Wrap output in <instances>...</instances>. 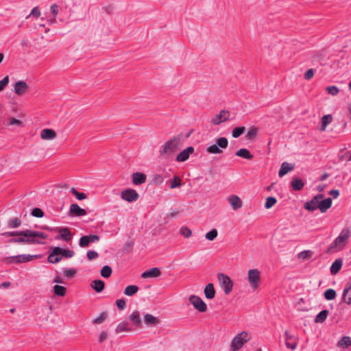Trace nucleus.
<instances>
[{
  "instance_id": "35",
  "label": "nucleus",
  "mask_w": 351,
  "mask_h": 351,
  "mask_svg": "<svg viewBox=\"0 0 351 351\" xmlns=\"http://www.w3.org/2000/svg\"><path fill=\"white\" fill-rule=\"evenodd\" d=\"M138 289L139 288L136 285H128L125 287L123 293L128 296H132L138 292Z\"/></svg>"
},
{
  "instance_id": "5",
  "label": "nucleus",
  "mask_w": 351,
  "mask_h": 351,
  "mask_svg": "<svg viewBox=\"0 0 351 351\" xmlns=\"http://www.w3.org/2000/svg\"><path fill=\"white\" fill-rule=\"evenodd\" d=\"M250 340L249 335L247 332L243 331L238 334L231 342V349L233 351L241 349L245 343Z\"/></svg>"
},
{
  "instance_id": "29",
  "label": "nucleus",
  "mask_w": 351,
  "mask_h": 351,
  "mask_svg": "<svg viewBox=\"0 0 351 351\" xmlns=\"http://www.w3.org/2000/svg\"><path fill=\"white\" fill-rule=\"evenodd\" d=\"M144 322L149 326H156L159 324V319L151 314H145L143 317Z\"/></svg>"
},
{
  "instance_id": "12",
  "label": "nucleus",
  "mask_w": 351,
  "mask_h": 351,
  "mask_svg": "<svg viewBox=\"0 0 351 351\" xmlns=\"http://www.w3.org/2000/svg\"><path fill=\"white\" fill-rule=\"evenodd\" d=\"M53 230L59 233V235L56 237V239H62L66 242H69L72 239V234L69 228L60 227L56 228Z\"/></svg>"
},
{
  "instance_id": "53",
  "label": "nucleus",
  "mask_w": 351,
  "mask_h": 351,
  "mask_svg": "<svg viewBox=\"0 0 351 351\" xmlns=\"http://www.w3.org/2000/svg\"><path fill=\"white\" fill-rule=\"evenodd\" d=\"M326 91L328 94L335 96L339 93V90L336 86H330L326 88Z\"/></svg>"
},
{
  "instance_id": "30",
  "label": "nucleus",
  "mask_w": 351,
  "mask_h": 351,
  "mask_svg": "<svg viewBox=\"0 0 351 351\" xmlns=\"http://www.w3.org/2000/svg\"><path fill=\"white\" fill-rule=\"evenodd\" d=\"M90 287L96 292L100 293L104 289L105 283L101 280H94L91 282Z\"/></svg>"
},
{
  "instance_id": "59",
  "label": "nucleus",
  "mask_w": 351,
  "mask_h": 351,
  "mask_svg": "<svg viewBox=\"0 0 351 351\" xmlns=\"http://www.w3.org/2000/svg\"><path fill=\"white\" fill-rule=\"evenodd\" d=\"M31 16H33L36 18H38L40 16V11L38 7L34 8L31 13L26 17V19H29Z\"/></svg>"
},
{
  "instance_id": "20",
  "label": "nucleus",
  "mask_w": 351,
  "mask_h": 351,
  "mask_svg": "<svg viewBox=\"0 0 351 351\" xmlns=\"http://www.w3.org/2000/svg\"><path fill=\"white\" fill-rule=\"evenodd\" d=\"M161 271L159 268L158 267H153L148 270H146L144 271L141 277L143 278H156L160 276Z\"/></svg>"
},
{
  "instance_id": "39",
  "label": "nucleus",
  "mask_w": 351,
  "mask_h": 351,
  "mask_svg": "<svg viewBox=\"0 0 351 351\" xmlns=\"http://www.w3.org/2000/svg\"><path fill=\"white\" fill-rule=\"evenodd\" d=\"M21 225V221L17 218H12L8 221V227L10 228H17Z\"/></svg>"
},
{
  "instance_id": "55",
  "label": "nucleus",
  "mask_w": 351,
  "mask_h": 351,
  "mask_svg": "<svg viewBox=\"0 0 351 351\" xmlns=\"http://www.w3.org/2000/svg\"><path fill=\"white\" fill-rule=\"evenodd\" d=\"M31 214L36 217H43L45 215L44 212L39 208H33Z\"/></svg>"
},
{
  "instance_id": "45",
  "label": "nucleus",
  "mask_w": 351,
  "mask_h": 351,
  "mask_svg": "<svg viewBox=\"0 0 351 351\" xmlns=\"http://www.w3.org/2000/svg\"><path fill=\"white\" fill-rule=\"evenodd\" d=\"M245 128L244 126L237 127L233 129L232 135L233 138H239L241 134L244 133Z\"/></svg>"
},
{
  "instance_id": "28",
  "label": "nucleus",
  "mask_w": 351,
  "mask_h": 351,
  "mask_svg": "<svg viewBox=\"0 0 351 351\" xmlns=\"http://www.w3.org/2000/svg\"><path fill=\"white\" fill-rule=\"evenodd\" d=\"M343 261L341 258H337L332 264L330 271L332 275H336L341 269Z\"/></svg>"
},
{
  "instance_id": "19",
  "label": "nucleus",
  "mask_w": 351,
  "mask_h": 351,
  "mask_svg": "<svg viewBox=\"0 0 351 351\" xmlns=\"http://www.w3.org/2000/svg\"><path fill=\"white\" fill-rule=\"evenodd\" d=\"M343 302L351 304V282H347L342 295Z\"/></svg>"
},
{
  "instance_id": "6",
  "label": "nucleus",
  "mask_w": 351,
  "mask_h": 351,
  "mask_svg": "<svg viewBox=\"0 0 351 351\" xmlns=\"http://www.w3.org/2000/svg\"><path fill=\"white\" fill-rule=\"evenodd\" d=\"M217 278L221 289H223L225 294H229L232 290L233 287V282L230 279V278L224 274L223 273H219L217 275Z\"/></svg>"
},
{
  "instance_id": "36",
  "label": "nucleus",
  "mask_w": 351,
  "mask_h": 351,
  "mask_svg": "<svg viewBox=\"0 0 351 351\" xmlns=\"http://www.w3.org/2000/svg\"><path fill=\"white\" fill-rule=\"evenodd\" d=\"M62 259V256L60 254H53V247L52 248L51 252L47 257V261L50 263H57L60 262Z\"/></svg>"
},
{
  "instance_id": "41",
  "label": "nucleus",
  "mask_w": 351,
  "mask_h": 351,
  "mask_svg": "<svg viewBox=\"0 0 351 351\" xmlns=\"http://www.w3.org/2000/svg\"><path fill=\"white\" fill-rule=\"evenodd\" d=\"M332 120V117L330 114H326L322 117V128L321 130H325L327 125H328Z\"/></svg>"
},
{
  "instance_id": "13",
  "label": "nucleus",
  "mask_w": 351,
  "mask_h": 351,
  "mask_svg": "<svg viewBox=\"0 0 351 351\" xmlns=\"http://www.w3.org/2000/svg\"><path fill=\"white\" fill-rule=\"evenodd\" d=\"M230 116V112L226 110H222L219 114H217L211 121V123L215 125H218L222 122L228 120Z\"/></svg>"
},
{
  "instance_id": "21",
  "label": "nucleus",
  "mask_w": 351,
  "mask_h": 351,
  "mask_svg": "<svg viewBox=\"0 0 351 351\" xmlns=\"http://www.w3.org/2000/svg\"><path fill=\"white\" fill-rule=\"evenodd\" d=\"M53 254H60L61 256H64L65 258H71L74 256L75 253L73 250L62 249L60 247H54Z\"/></svg>"
},
{
  "instance_id": "61",
  "label": "nucleus",
  "mask_w": 351,
  "mask_h": 351,
  "mask_svg": "<svg viewBox=\"0 0 351 351\" xmlns=\"http://www.w3.org/2000/svg\"><path fill=\"white\" fill-rule=\"evenodd\" d=\"M116 305L120 310H123L126 306V302L124 299H119L116 301Z\"/></svg>"
},
{
  "instance_id": "1",
  "label": "nucleus",
  "mask_w": 351,
  "mask_h": 351,
  "mask_svg": "<svg viewBox=\"0 0 351 351\" xmlns=\"http://www.w3.org/2000/svg\"><path fill=\"white\" fill-rule=\"evenodd\" d=\"M182 135L178 134L165 142L160 147L158 151L159 158L162 159H169L177 152L181 147Z\"/></svg>"
},
{
  "instance_id": "2",
  "label": "nucleus",
  "mask_w": 351,
  "mask_h": 351,
  "mask_svg": "<svg viewBox=\"0 0 351 351\" xmlns=\"http://www.w3.org/2000/svg\"><path fill=\"white\" fill-rule=\"evenodd\" d=\"M21 231H11L1 233V235L6 237H12L8 241L9 243H22V244H34V241L29 237L25 236Z\"/></svg>"
},
{
  "instance_id": "57",
  "label": "nucleus",
  "mask_w": 351,
  "mask_h": 351,
  "mask_svg": "<svg viewBox=\"0 0 351 351\" xmlns=\"http://www.w3.org/2000/svg\"><path fill=\"white\" fill-rule=\"evenodd\" d=\"M164 178L160 174H156L153 176L152 182L155 184H160L163 182Z\"/></svg>"
},
{
  "instance_id": "10",
  "label": "nucleus",
  "mask_w": 351,
  "mask_h": 351,
  "mask_svg": "<svg viewBox=\"0 0 351 351\" xmlns=\"http://www.w3.org/2000/svg\"><path fill=\"white\" fill-rule=\"evenodd\" d=\"M25 236H29L32 240L34 241V244H43V243L42 241H40L39 240L36 239V237L41 238L43 239H47L48 236L47 234L43 232H37V231H33L31 230L26 229L24 230V232H22Z\"/></svg>"
},
{
  "instance_id": "62",
  "label": "nucleus",
  "mask_w": 351,
  "mask_h": 351,
  "mask_svg": "<svg viewBox=\"0 0 351 351\" xmlns=\"http://www.w3.org/2000/svg\"><path fill=\"white\" fill-rule=\"evenodd\" d=\"M99 256V254L97 252L90 250L87 252V258L89 261H92Z\"/></svg>"
},
{
  "instance_id": "58",
  "label": "nucleus",
  "mask_w": 351,
  "mask_h": 351,
  "mask_svg": "<svg viewBox=\"0 0 351 351\" xmlns=\"http://www.w3.org/2000/svg\"><path fill=\"white\" fill-rule=\"evenodd\" d=\"M9 83V76L6 75L3 80H0V92H1Z\"/></svg>"
},
{
  "instance_id": "33",
  "label": "nucleus",
  "mask_w": 351,
  "mask_h": 351,
  "mask_svg": "<svg viewBox=\"0 0 351 351\" xmlns=\"http://www.w3.org/2000/svg\"><path fill=\"white\" fill-rule=\"evenodd\" d=\"M319 207V202L316 200H314V198H312L310 201L306 202L304 204V208L311 212L315 210Z\"/></svg>"
},
{
  "instance_id": "46",
  "label": "nucleus",
  "mask_w": 351,
  "mask_h": 351,
  "mask_svg": "<svg viewBox=\"0 0 351 351\" xmlns=\"http://www.w3.org/2000/svg\"><path fill=\"white\" fill-rule=\"evenodd\" d=\"M112 268L108 265H105L101 270V275L104 278H109L112 274Z\"/></svg>"
},
{
  "instance_id": "8",
  "label": "nucleus",
  "mask_w": 351,
  "mask_h": 351,
  "mask_svg": "<svg viewBox=\"0 0 351 351\" xmlns=\"http://www.w3.org/2000/svg\"><path fill=\"white\" fill-rule=\"evenodd\" d=\"M248 280L253 289H257L261 282V273L257 269L248 271Z\"/></svg>"
},
{
  "instance_id": "32",
  "label": "nucleus",
  "mask_w": 351,
  "mask_h": 351,
  "mask_svg": "<svg viewBox=\"0 0 351 351\" xmlns=\"http://www.w3.org/2000/svg\"><path fill=\"white\" fill-rule=\"evenodd\" d=\"M235 155L247 160H252L254 156L245 148H242L236 152Z\"/></svg>"
},
{
  "instance_id": "38",
  "label": "nucleus",
  "mask_w": 351,
  "mask_h": 351,
  "mask_svg": "<svg viewBox=\"0 0 351 351\" xmlns=\"http://www.w3.org/2000/svg\"><path fill=\"white\" fill-rule=\"evenodd\" d=\"M337 293L333 289H328L324 293V296L326 300H332L336 298Z\"/></svg>"
},
{
  "instance_id": "42",
  "label": "nucleus",
  "mask_w": 351,
  "mask_h": 351,
  "mask_svg": "<svg viewBox=\"0 0 351 351\" xmlns=\"http://www.w3.org/2000/svg\"><path fill=\"white\" fill-rule=\"evenodd\" d=\"M130 328H128V322H121L119 324L116 328V332L120 333L125 331H130Z\"/></svg>"
},
{
  "instance_id": "48",
  "label": "nucleus",
  "mask_w": 351,
  "mask_h": 351,
  "mask_svg": "<svg viewBox=\"0 0 351 351\" xmlns=\"http://www.w3.org/2000/svg\"><path fill=\"white\" fill-rule=\"evenodd\" d=\"M63 272L64 275L68 278H72L77 274L76 270L73 268H64Z\"/></svg>"
},
{
  "instance_id": "23",
  "label": "nucleus",
  "mask_w": 351,
  "mask_h": 351,
  "mask_svg": "<svg viewBox=\"0 0 351 351\" xmlns=\"http://www.w3.org/2000/svg\"><path fill=\"white\" fill-rule=\"evenodd\" d=\"M132 178L135 185H140L145 182L147 176L143 173L135 172L132 174Z\"/></svg>"
},
{
  "instance_id": "17",
  "label": "nucleus",
  "mask_w": 351,
  "mask_h": 351,
  "mask_svg": "<svg viewBox=\"0 0 351 351\" xmlns=\"http://www.w3.org/2000/svg\"><path fill=\"white\" fill-rule=\"evenodd\" d=\"M228 199L234 210L241 208L243 206L241 198L237 195H232L228 197Z\"/></svg>"
},
{
  "instance_id": "11",
  "label": "nucleus",
  "mask_w": 351,
  "mask_h": 351,
  "mask_svg": "<svg viewBox=\"0 0 351 351\" xmlns=\"http://www.w3.org/2000/svg\"><path fill=\"white\" fill-rule=\"evenodd\" d=\"M121 197L126 202H133L138 199L139 195L134 189H128L121 191Z\"/></svg>"
},
{
  "instance_id": "4",
  "label": "nucleus",
  "mask_w": 351,
  "mask_h": 351,
  "mask_svg": "<svg viewBox=\"0 0 351 351\" xmlns=\"http://www.w3.org/2000/svg\"><path fill=\"white\" fill-rule=\"evenodd\" d=\"M38 257H40V255L20 254L16 256L5 257L3 259V261L6 264H20L29 262L33 259L38 258Z\"/></svg>"
},
{
  "instance_id": "3",
  "label": "nucleus",
  "mask_w": 351,
  "mask_h": 351,
  "mask_svg": "<svg viewBox=\"0 0 351 351\" xmlns=\"http://www.w3.org/2000/svg\"><path fill=\"white\" fill-rule=\"evenodd\" d=\"M228 146V141L226 137H219L215 139V144L208 146L206 151L213 154H219L223 152L221 149H226Z\"/></svg>"
},
{
  "instance_id": "25",
  "label": "nucleus",
  "mask_w": 351,
  "mask_h": 351,
  "mask_svg": "<svg viewBox=\"0 0 351 351\" xmlns=\"http://www.w3.org/2000/svg\"><path fill=\"white\" fill-rule=\"evenodd\" d=\"M56 132L52 129H43L40 132V137L44 140H51L56 138Z\"/></svg>"
},
{
  "instance_id": "7",
  "label": "nucleus",
  "mask_w": 351,
  "mask_h": 351,
  "mask_svg": "<svg viewBox=\"0 0 351 351\" xmlns=\"http://www.w3.org/2000/svg\"><path fill=\"white\" fill-rule=\"evenodd\" d=\"M350 236V230L348 228H343L340 232L339 235L335 239L332 243L328 247V252L330 251L332 249L337 247L343 244L344 245V243L348 239Z\"/></svg>"
},
{
  "instance_id": "40",
  "label": "nucleus",
  "mask_w": 351,
  "mask_h": 351,
  "mask_svg": "<svg viewBox=\"0 0 351 351\" xmlns=\"http://www.w3.org/2000/svg\"><path fill=\"white\" fill-rule=\"evenodd\" d=\"M53 292L56 295L64 296L66 292V289L64 287L56 285L53 287Z\"/></svg>"
},
{
  "instance_id": "50",
  "label": "nucleus",
  "mask_w": 351,
  "mask_h": 351,
  "mask_svg": "<svg viewBox=\"0 0 351 351\" xmlns=\"http://www.w3.org/2000/svg\"><path fill=\"white\" fill-rule=\"evenodd\" d=\"M217 234H218L217 230L216 229H213L206 234L205 237L208 241H213L216 239V237H217Z\"/></svg>"
},
{
  "instance_id": "15",
  "label": "nucleus",
  "mask_w": 351,
  "mask_h": 351,
  "mask_svg": "<svg viewBox=\"0 0 351 351\" xmlns=\"http://www.w3.org/2000/svg\"><path fill=\"white\" fill-rule=\"evenodd\" d=\"M194 152L193 147H188L186 149L182 151L177 156L176 160L178 162H184L187 160L190 156V154Z\"/></svg>"
},
{
  "instance_id": "60",
  "label": "nucleus",
  "mask_w": 351,
  "mask_h": 351,
  "mask_svg": "<svg viewBox=\"0 0 351 351\" xmlns=\"http://www.w3.org/2000/svg\"><path fill=\"white\" fill-rule=\"evenodd\" d=\"M8 125H16L18 126L21 127V126H23V122L19 119L14 118V117H11L9 119Z\"/></svg>"
},
{
  "instance_id": "16",
  "label": "nucleus",
  "mask_w": 351,
  "mask_h": 351,
  "mask_svg": "<svg viewBox=\"0 0 351 351\" xmlns=\"http://www.w3.org/2000/svg\"><path fill=\"white\" fill-rule=\"evenodd\" d=\"M27 89V84L24 81H18L14 85V93L19 96L24 95Z\"/></svg>"
},
{
  "instance_id": "26",
  "label": "nucleus",
  "mask_w": 351,
  "mask_h": 351,
  "mask_svg": "<svg viewBox=\"0 0 351 351\" xmlns=\"http://www.w3.org/2000/svg\"><path fill=\"white\" fill-rule=\"evenodd\" d=\"M332 204V198L328 197L324 200H322L320 202H319V207L318 208L321 211V213H324L327 211L328 209H329Z\"/></svg>"
},
{
  "instance_id": "34",
  "label": "nucleus",
  "mask_w": 351,
  "mask_h": 351,
  "mask_svg": "<svg viewBox=\"0 0 351 351\" xmlns=\"http://www.w3.org/2000/svg\"><path fill=\"white\" fill-rule=\"evenodd\" d=\"M329 312L328 310L320 311L315 317L314 321L315 323H323L326 319Z\"/></svg>"
},
{
  "instance_id": "64",
  "label": "nucleus",
  "mask_w": 351,
  "mask_h": 351,
  "mask_svg": "<svg viewBox=\"0 0 351 351\" xmlns=\"http://www.w3.org/2000/svg\"><path fill=\"white\" fill-rule=\"evenodd\" d=\"M50 11L54 17H56L58 14V5L56 3L53 4L50 7Z\"/></svg>"
},
{
  "instance_id": "27",
  "label": "nucleus",
  "mask_w": 351,
  "mask_h": 351,
  "mask_svg": "<svg viewBox=\"0 0 351 351\" xmlns=\"http://www.w3.org/2000/svg\"><path fill=\"white\" fill-rule=\"evenodd\" d=\"M205 297L208 299L211 300L213 299L215 296V289L214 288V285L213 283H208L204 288V290Z\"/></svg>"
},
{
  "instance_id": "14",
  "label": "nucleus",
  "mask_w": 351,
  "mask_h": 351,
  "mask_svg": "<svg viewBox=\"0 0 351 351\" xmlns=\"http://www.w3.org/2000/svg\"><path fill=\"white\" fill-rule=\"evenodd\" d=\"M87 214L85 209L82 208L77 204H72L69 208V215L72 217H82Z\"/></svg>"
},
{
  "instance_id": "9",
  "label": "nucleus",
  "mask_w": 351,
  "mask_h": 351,
  "mask_svg": "<svg viewBox=\"0 0 351 351\" xmlns=\"http://www.w3.org/2000/svg\"><path fill=\"white\" fill-rule=\"evenodd\" d=\"M189 300L198 311L201 313L206 311L207 306L200 297L192 295L189 297Z\"/></svg>"
},
{
  "instance_id": "18",
  "label": "nucleus",
  "mask_w": 351,
  "mask_h": 351,
  "mask_svg": "<svg viewBox=\"0 0 351 351\" xmlns=\"http://www.w3.org/2000/svg\"><path fill=\"white\" fill-rule=\"evenodd\" d=\"M285 345L287 348L295 350L297 347V341L294 336L291 335L288 331H285Z\"/></svg>"
},
{
  "instance_id": "47",
  "label": "nucleus",
  "mask_w": 351,
  "mask_h": 351,
  "mask_svg": "<svg viewBox=\"0 0 351 351\" xmlns=\"http://www.w3.org/2000/svg\"><path fill=\"white\" fill-rule=\"evenodd\" d=\"M181 179L180 177L176 176L173 177V178L169 181L170 182V188L171 189H175L181 185Z\"/></svg>"
},
{
  "instance_id": "52",
  "label": "nucleus",
  "mask_w": 351,
  "mask_h": 351,
  "mask_svg": "<svg viewBox=\"0 0 351 351\" xmlns=\"http://www.w3.org/2000/svg\"><path fill=\"white\" fill-rule=\"evenodd\" d=\"M258 128L256 127L251 128L247 132L246 137L248 139H253L256 136Z\"/></svg>"
},
{
  "instance_id": "63",
  "label": "nucleus",
  "mask_w": 351,
  "mask_h": 351,
  "mask_svg": "<svg viewBox=\"0 0 351 351\" xmlns=\"http://www.w3.org/2000/svg\"><path fill=\"white\" fill-rule=\"evenodd\" d=\"M315 74V71L313 69H310L306 71L304 73V79L306 80H311Z\"/></svg>"
},
{
  "instance_id": "49",
  "label": "nucleus",
  "mask_w": 351,
  "mask_h": 351,
  "mask_svg": "<svg viewBox=\"0 0 351 351\" xmlns=\"http://www.w3.org/2000/svg\"><path fill=\"white\" fill-rule=\"evenodd\" d=\"M90 243L88 235L82 237L79 241V245L81 247H87L89 246Z\"/></svg>"
},
{
  "instance_id": "22",
  "label": "nucleus",
  "mask_w": 351,
  "mask_h": 351,
  "mask_svg": "<svg viewBox=\"0 0 351 351\" xmlns=\"http://www.w3.org/2000/svg\"><path fill=\"white\" fill-rule=\"evenodd\" d=\"M293 169H294L293 165H291L287 162H283L281 164V166H280V170L278 172V176H279V177L282 178L284 176H285L287 173L293 171Z\"/></svg>"
},
{
  "instance_id": "51",
  "label": "nucleus",
  "mask_w": 351,
  "mask_h": 351,
  "mask_svg": "<svg viewBox=\"0 0 351 351\" xmlns=\"http://www.w3.org/2000/svg\"><path fill=\"white\" fill-rule=\"evenodd\" d=\"M107 314L106 312H102L99 315L93 320V323L95 324H99L102 323L106 318Z\"/></svg>"
},
{
  "instance_id": "56",
  "label": "nucleus",
  "mask_w": 351,
  "mask_h": 351,
  "mask_svg": "<svg viewBox=\"0 0 351 351\" xmlns=\"http://www.w3.org/2000/svg\"><path fill=\"white\" fill-rule=\"evenodd\" d=\"M180 234L185 238H189L191 236L192 232L188 227L184 226L180 230Z\"/></svg>"
},
{
  "instance_id": "44",
  "label": "nucleus",
  "mask_w": 351,
  "mask_h": 351,
  "mask_svg": "<svg viewBox=\"0 0 351 351\" xmlns=\"http://www.w3.org/2000/svg\"><path fill=\"white\" fill-rule=\"evenodd\" d=\"M277 202V199L276 197H268L267 199H266V202L265 203V205H264V207L266 208V209H269L271 208V207H273Z\"/></svg>"
},
{
  "instance_id": "24",
  "label": "nucleus",
  "mask_w": 351,
  "mask_h": 351,
  "mask_svg": "<svg viewBox=\"0 0 351 351\" xmlns=\"http://www.w3.org/2000/svg\"><path fill=\"white\" fill-rule=\"evenodd\" d=\"M290 184H291V187L292 188V189L293 191H301L303 189V187L304 186V182H303V180L301 178H298V177H294L291 180Z\"/></svg>"
},
{
  "instance_id": "37",
  "label": "nucleus",
  "mask_w": 351,
  "mask_h": 351,
  "mask_svg": "<svg viewBox=\"0 0 351 351\" xmlns=\"http://www.w3.org/2000/svg\"><path fill=\"white\" fill-rule=\"evenodd\" d=\"M338 346L348 348L351 346V338L350 337H343L337 343Z\"/></svg>"
},
{
  "instance_id": "43",
  "label": "nucleus",
  "mask_w": 351,
  "mask_h": 351,
  "mask_svg": "<svg viewBox=\"0 0 351 351\" xmlns=\"http://www.w3.org/2000/svg\"><path fill=\"white\" fill-rule=\"evenodd\" d=\"M71 193L73 194L78 200H83L87 198V195L84 193L78 192L75 188L71 189Z\"/></svg>"
},
{
  "instance_id": "54",
  "label": "nucleus",
  "mask_w": 351,
  "mask_h": 351,
  "mask_svg": "<svg viewBox=\"0 0 351 351\" xmlns=\"http://www.w3.org/2000/svg\"><path fill=\"white\" fill-rule=\"evenodd\" d=\"M313 252L310 250L302 251L299 253L298 257L300 258H302L303 260H306L310 258L312 256Z\"/></svg>"
},
{
  "instance_id": "31",
  "label": "nucleus",
  "mask_w": 351,
  "mask_h": 351,
  "mask_svg": "<svg viewBox=\"0 0 351 351\" xmlns=\"http://www.w3.org/2000/svg\"><path fill=\"white\" fill-rule=\"evenodd\" d=\"M129 319L133 323L136 327H140L141 324V320L140 317V313L138 311H134L129 317Z\"/></svg>"
}]
</instances>
